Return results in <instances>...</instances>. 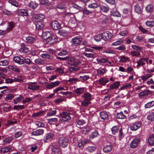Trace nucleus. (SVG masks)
Returning <instances> with one entry per match:
<instances>
[{"instance_id":"f257e3e1","label":"nucleus","mask_w":154,"mask_h":154,"mask_svg":"<svg viewBox=\"0 0 154 154\" xmlns=\"http://www.w3.org/2000/svg\"><path fill=\"white\" fill-rule=\"evenodd\" d=\"M67 60H68V63L71 66L78 65L81 63L75 57L71 56L67 57Z\"/></svg>"},{"instance_id":"f03ea898","label":"nucleus","mask_w":154,"mask_h":154,"mask_svg":"<svg viewBox=\"0 0 154 154\" xmlns=\"http://www.w3.org/2000/svg\"><path fill=\"white\" fill-rule=\"evenodd\" d=\"M58 142L60 145L64 148L66 147L69 144V140L63 137L59 138Z\"/></svg>"},{"instance_id":"7ed1b4c3","label":"nucleus","mask_w":154,"mask_h":154,"mask_svg":"<svg viewBox=\"0 0 154 154\" xmlns=\"http://www.w3.org/2000/svg\"><path fill=\"white\" fill-rule=\"evenodd\" d=\"M103 39L105 41H107L110 39L112 36L113 34L108 31L103 32L102 33Z\"/></svg>"},{"instance_id":"20e7f679","label":"nucleus","mask_w":154,"mask_h":154,"mask_svg":"<svg viewBox=\"0 0 154 154\" xmlns=\"http://www.w3.org/2000/svg\"><path fill=\"white\" fill-rule=\"evenodd\" d=\"M46 43L49 45L54 44L57 41V37L56 35H54L51 37L45 39Z\"/></svg>"},{"instance_id":"39448f33","label":"nucleus","mask_w":154,"mask_h":154,"mask_svg":"<svg viewBox=\"0 0 154 154\" xmlns=\"http://www.w3.org/2000/svg\"><path fill=\"white\" fill-rule=\"evenodd\" d=\"M70 115L68 112H63L60 115V116L62 117L61 121L63 122H65L70 120L71 119Z\"/></svg>"},{"instance_id":"423d86ee","label":"nucleus","mask_w":154,"mask_h":154,"mask_svg":"<svg viewBox=\"0 0 154 154\" xmlns=\"http://www.w3.org/2000/svg\"><path fill=\"white\" fill-rule=\"evenodd\" d=\"M60 82L58 81H57L54 82H51L46 86V88L48 89H51L56 86H58Z\"/></svg>"},{"instance_id":"0eeeda50","label":"nucleus","mask_w":154,"mask_h":154,"mask_svg":"<svg viewBox=\"0 0 154 154\" xmlns=\"http://www.w3.org/2000/svg\"><path fill=\"white\" fill-rule=\"evenodd\" d=\"M52 154H59L60 152V149L59 146L53 145L52 146Z\"/></svg>"},{"instance_id":"6e6552de","label":"nucleus","mask_w":154,"mask_h":154,"mask_svg":"<svg viewBox=\"0 0 154 154\" xmlns=\"http://www.w3.org/2000/svg\"><path fill=\"white\" fill-rule=\"evenodd\" d=\"M82 41L81 38L76 37L72 39L71 43L74 46H77L81 43Z\"/></svg>"},{"instance_id":"1a4fd4ad","label":"nucleus","mask_w":154,"mask_h":154,"mask_svg":"<svg viewBox=\"0 0 154 154\" xmlns=\"http://www.w3.org/2000/svg\"><path fill=\"white\" fill-rule=\"evenodd\" d=\"M51 26L54 30H57L60 28L61 24L57 21L54 20L51 23Z\"/></svg>"},{"instance_id":"9d476101","label":"nucleus","mask_w":154,"mask_h":154,"mask_svg":"<svg viewBox=\"0 0 154 154\" xmlns=\"http://www.w3.org/2000/svg\"><path fill=\"white\" fill-rule=\"evenodd\" d=\"M83 100L85 101H87L90 102L92 100L91 95L88 92H86L82 96Z\"/></svg>"},{"instance_id":"9b49d317","label":"nucleus","mask_w":154,"mask_h":154,"mask_svg":"<svg viewBox=\"0 0 154 154\" xmlns=\"http://www.w3.org/2000/svg\"><path fill=\"white\" fill-rule=\"evenodd\" d=\"M140 142L139 138H136L133 140L130 144V146L132 148H136Z\"/></svg>"},{"instance_id":"f8f14e48","label":"nucleus","mask_w":154,"mask_h":154,"mask_svg":"<svg viewBox=\"0 0 154 154\" xmlns=\"http://www.w3.org/2000/svg\"><path fill=\"white\" fill-rule=\"evenodd\" d=\"M45 18V16L42 14H38L35 15L34 17V20L42 21Z\"/></svg>"},{"instance_id":"ddd939ff","label":"nucleus","mask_w":154,"mask_h":154,"mask_svg":"<svg viewBox=\"0 0 154 154\" xmlns=\"http://www.w3.org/2000/svg\"><path fill=\"white\" fill-rule=\"evenodd\" d=\"M17 14L18 16H27L28 15L27 11L24 9H21L18 10Z\"/></svg>"},{"instance_id":"4468645a","label":"nucleus","mask_w":154,"mask_h":154,"mask_svg":"<svg viewBox=\"0 0 154 154\" xmlns=\"http://www.w3.org/2000/svg\"><path fill=\"white\" fill-rule=\"evenodd\" d=\"M141 126V123L140 122L134 123L130 126L131 129L132 131H136Z\"/></svg>"},{"instance_id":"2eb2a0df","label":"nucleus","mask_w":154,"mask_h":154,"mask_svg":"<svg viewBox=\"0 0 154 154\" xmlns=\"http://www.w3.org/2000/svg\"><path fill=\"white\" fill-rule=\"evenodd\" d=\"M34 21V23L36 26V28L37 30L41 29L43 26L42 21Z\"/></svg>"},{"instance_id":"dca6fc26","label":"nucleus","mask_w":154,"mask_h":154,"mask_svg":"<svg viewBox=\"0 0 154 154\" xmlns=\"http://www.w3.org/2000/svg\"><path fill=\"white\" fill-rule=\"evenodd\" d=\"M151 94L150 91L144 90L140 92L139 94V96L140 98H142L144 96H147Z\"/></svg>"},{"instance_id":"f3484780","label":"nucleus","mask_w":154,"mask_h":154,"mask_svg":"<svg viewBox=\"0 0 154 154\" xmlns=\"http://www.w3.org/2000/svg\"><path fill=\"white\" fill-rule=\"evenodd\" d=\"M53 34H52L51 32H43L42 34V36L45 39H47L48 38L51 37L52 36L54 35Z\"/></svg>"},{"instance_id":"a211bd4d","label":"nucleus","mask_w":154,"mask_h":154,"mask_svg":"<svg viewBox=\"0 0 154 154\" xmlns=\"http://www.w3.org/2000/svg\"><path fill=\"white\" fill-rule=\"evenodd\" d=\"M100 116L103 121H105L108 118V115L106 112L102 111L100 112Z\"/></svg>"},{"instance_id":"6ab92c4d","label":"nucleus","mask_w":154,"mask_h":154,"mask_svg":"<svg viewBox=\"0 0 154 154\" xmlns=\"http://www.w3.org/2000/svg\"><path fill=\"white\" fill-rule=\"evenodd\" d=\"M38 4L36 2L33 0L31 1L28 5V6L33 9H35L38 6Z\"/></svg>"},{"instance_id":"aec40b11","label":"nucleus","mask_w":154,"mask_h":154,"mask_svg":"<svg viewBox=\"0 0 154 154\" xmlns=\"http://www.w3.org/2000/svg\"><path fill=\"white\" fill-rule=\"evenodd\" d=\"M148 142L150 145L153 146L154 145V134H151L149 136Z\"/></svg>"},{"instance_id":"412c9836","label":"nucleus","mask_w":154,"mask_h":154,"mask_svg":"<svg viewBox=\"0 0 154 154\" xmlns=\"http://www.w3.org/2000/svg\"><path fill=\"white\" fill-rule=\"evenodd\" d=\"M109 81L108 79L105 78H100L98 80V82L100 84L103 85H105L106 83Z\"/></svg>"},{"instance_id":"4be33fe9","label":"nucleus","mask_w":154,"mask_h":154,"mask_svg":"<svg viewBox=\"0 0 154 154\" xmlns=\"http://www.w3.org/2000/svg\"><path fill=\"white\" fill-rule=\"evenodd\" d=\"M36 83H32L31 84H29L28 86V88L29 89H31L32 90H39L40 87L39 86L34 85V84H36Z\"/></svg>"},{"instance_id":"5701e85b","label":"nucleus","mask_w":154,"mask_h":154,"mask_svg":"<svg viewBox=\"0 0 154 154\" xmlns=\"http://www.w3.org/2000/svg\"><path fill=\"white\" fill-rule=\"evenodd\" d=\"M14 60L15 63H17L19 64H22L24 63L23 60L21 59L19 56H16L14 58Z\"/></svg>"},{"instance_id":"b1692460","label":"nucleus","mask_w":154,"mask_h":154,"mask_svg":"<svg viewBox=\"0 0 154 154\" xmlns=\"http://www.w3.org/2000/svg\"><path fill=\"white\" fill-rule=\"evenodd\" d=\"M44 130L42 129L37 130L32 133V135L35 136H38L42 135L44 133Z\"/></svg>"},{"instance_id":"393cba45","label":"nucleus","mask_w":154,"mask_h":154,"mask_svg":"<svg viewBox=\"0 0 154 154\" xmlns=\"http://www.w3.org/2000/svg\"><path fill=\"white\" fill-rule=\"evenodd\" d=\"M54 136V134L51 133H49L46 134V138L44 139L45 143L48 142Z\"/></svg>"},{"instance_id":"a878e982","label":"nucleus","mask_w":154,"mask_h":154,"mask_svg":"<svg viewBox=\"0 0 154 154\" xmlns=\"http://www.w3.org/2000/svg\"><path fill=\"white\" fill-rule=\"evenodd\" d=\"M90 143V141L89 140H85L79 142L78 144V146L79 147H80L84 146L86 144Z\"/></svg>"},{"instance_id":"bb28decb","label":"nucleus","mask_w":154,"mask_h":154,"mask_svg":"<svg viewBox=\"0 0 154 154\" xmlns=\"http://www.w3.org/2000/svg\"><path fill=\"white\" fill-rule=\"evenodd\" d=\"M119 81H117L116 82L110 85L109 87L110 89L112 90L113 89L118 88L119 87Z\"/></svg>"},{"instance_id":"cd10ccee","label":"nucleus","mask_w":154,"mask_h":154,"mask_svg":"<svg viewBox=\"0 0 154 154\" xmlns=\"http://www.w3.org/2000/svg\"><path fill=\"white\" fill-rule=\"evenodd\" d=\"M100 4L97 2L93 3L89 5L88 7L89 8L95 9L100 7Z\"/></svg>"},{"instance_id":"c85d7f7f","label":"nucleus","mask_w":154,"mask_h":154,"mask_svg":"<svg viewBox=\"0 0 154 154\" xmlns=\"http://www.w3.org/2000/svg\"><path fill=\"white\" fill-rule=\"evenodd\" d=\"M112 148L111 145H107L103 148V150L104 152L108 153L112 150Z\"/></svg>"},{"instance_id":"c756f323","label":"nucleus","mask_w":154,"mask_h":154,"mask_svg":"<svg viewBox=\"0 0 154 154\" xmlns=\"http://www.w3.org/2000/svg\"><path fill=\"white\" fill-rule=\"evenodd\" d=\"M26 40L27 42L32 43L34 42L36 40L35 38L32 36H28L26 38Z\"/></svg>"},{"instance_id":"7c9ffc66","label":"nucleus","mask_w":154,"mask_h":154,"mask_svg":"<svg viewBox=\"0 0 154 154\" xmlns=\"http://www.w3.org/2000/svg\"><path fill=\"white\" fill-rule=\"evenodd\" d=\"M116 118L117 119H124L126 118V116L124 115L122 112H121L117 114Z\"/></svg>"},{"instance_id":"2f4dec72","label":"nucleus","mask_w":154,"mask_h":154,"mask_svg":"<svg viewBox=\"0 0 154 154\" xmlns=\"http://www.w3.org/2000/svg\"><path fill=\"white\" fill-rule=\"evenodd\" d=\"M134 10L138 14H140L141 13V8L138 4L134 6Z\"/></svg>"},{"instance_id":"473e14b6","label":"nucleus","mask_w":154,"mask_h":154,"mask_svg":"<svg viewBox=\"0 0 154 154\" xmlns=\"http://www.w3.org/2000/svg\"><path fill=\"white\" fill-rule=\"evenodd\" d=\"M96 148L94 146H89L88 147L86 150L87 151L90 152H93L96 150Z\"/></svg>"},{"instance_id":"72a5a7b5","label":"nucleus","mask_w":154,"mask_h":154,"mask_svg":"<svg viewBox=\"0 0 154 154\" xmlns=\"http://www.w3.org/2000/svg\"><path fill=\"white\" fill-rule=\"evenodd\" d=\"M58 33L60 35L65 36L68 34V32L66 30L62 29L59 31Z\"/></svg>"},{"instance_id":"f704fd0d","label":"nucleus","mask_w":154,"mask_h":154,"mask_svg":"<svg viewBox=\"0 0 154 154\" xmlns=\"http://www.w3.org/2000/svg\"><path fill=\"white\" fill-rule=\"evenodd\" d=\"M137 68L141 66H143L145 64V63L143 62V61L141 58H140L139 60L137 61Z\"/></svg>"},{"instance_id":"c9c22d12","label":"nucleus","mask_w":154,"mask_h":154,"mask_svg":"<svg viewBox=\"0 0 154 154\" xmlns=\"http://www.w3.org/2000/svg\"><path fill=\"white\" fill-rule=\"evenodd\" d=\"M19 51L21 52H22L24 53H27L29 52V48L26 47H24L19 49Z\"/></svg>"},{"instance_id":"e433bc0d","label":"nucleus","mask_w":154,"mask_h":154,"mask_svg":"<svg viewBox=\"0 0 154 154\" xmlns=\"http://www.w3.org/2000/svg\"><path fill=\"white\" fill-rule=\"evenodd\" d=\"M12 150L11 148V147H6L5 148H2L1 149V151L2 152H7L9 151H11Z\"/></svg>"},{"instance_id":"4c0bfd02","label":"nucleus","mask_w":154,"mask_h":154,"mask_svg":"<svg viewBox=\"0 0 154 154\" xmlns=\"http://www.w3.org/2000/svg\"><path fill=\"white\" fill-rule=\"evenodd\" d=\"M153 9V6L152 5H149L147 6L146 8V11L148 13L152 12Z\"/></svg>"},{"instance_id":"58836bf2","label":"nucleus","mask_w":154,"mask_h":154,"mask_svg":"<svg viewBox=\"0 0 154 154\" xmlns=\"http://www.w3.org/2000/svg\"><path fill=\"white\" fill-rule=\"evenodd\" d=\"M84 91V88H77L75 90V92L77 94H82Z\"/></svg>"},{"instance_id":"ea45409f","label":"nucleus","mask_w":154,"mask_h":154,"mask_svg":"<svg viewBox=\"0 0 154 154\" xmlns=\"http://www.w3.org/2000/svg\"><path fill=\"white\" fill-rule=\"evenodd\" d=\"M100 9L103 12L106 13L109 11V8L107 6L102 5L100 6Z\"/></svg>"},{"instance_id":"a19ab883","label":"nucleus","mask_w":154,"mask_h":154,"mask_svg":"<svg viewBox=\"0 0 154 154\" xmlns=\"http://www.w3.org/2000/svg\"><path fill=\"white\" fill-rule=\"evenodd\" d=\"M85 123V121L83 120H79L77 122L76 126L77 127L81 128V127H80V126L82 125L83 124Z\"/></svg>"},{"instance_id":"79ce46f5","label":"nucleus","mask_w":154,"mask_h":154,"mask_svg":"<svg viewBox=\"0 0 154 154\" xmlns=\"http://www.w3.org/2000/svg\"><path fill=\"white\" fill-rule=\"evenodd\" d=\"M152 76V75L149 74H147L144 75H142L141 78L143 80V82L146 81L149 78H150Z\"/></svg>"},{"instance_id":"37998d69","label":"nucleus","mask_w":154,"mask_h":154,"mask_svg":"<svg viewBox=\"0 0 154 154\" xmlns=\"http://www.w3.org/2000/svg\"><path fill=\"white\" fill-rule=\"evenodd\" d=\"M154 106V101H152L148 103L145 105V107L146 108H149Z\"/></svg>"},{"instance_id":"c03bdc74","label":"nucleus","mask_w":154,"mask_h":154,"mask_svg":"<svg viewBox=\"0 0 154 154\" xmlns=\"http://www.w3.org/2000/svg\"><path fill=\"white\" fill-rule=\"evenodd\" d=\"M147 119L151 121H153L154 120V112L150 113L147 116Z\"/></svg>"},{"instance_id":"a18cd8bd","label":"nucleus","mask_w":154,"mask_h":154,"mask_svg":"<svg viewBox=\"0 0 154 154\" xmlns=\"http://www.w3.org/2000/svg\"><path fill=\"white\" fill-rule=\"evenodd\" d=\"M57 113L56 110H50L47 113V116H52L55 115Z\"/></svg>"},{"instance_id":"49530a36","label":"nucleus","mask_w":154,"mask_h":154,"mask_svg":"<svg viewBox=\"0 0 154 154\" xmlns=\"http://www.w3.org/2000/svg\"><path fill=\"white\" fill-rule=\"evenodd\" d=\"M22 96L19 95V96L15 98L14 99V103L15 104H17L18 102H19L22 100Z\"/></svg>"},{"instance_id":"de8ad7c7","label":"nucleus","mask_w":154,"mask_h":154,"mask_svg":"<svg viewBox=\"0 0 154 154\" xmlns=\"http://www.w3.org/2000/svg\"><path fill=\"white\" fill-rule=\"evenodd\" d=\"M97 62L101 63H105L108 61L107 59L103 58H98L97 59Z\"/></svg>"},{"instance_id":"09e8293b","label":"nucleus","mask_w":154,"mask_h":154,"mask_svg":"<svg viewBox=\"0 0 154 154\" xmlns=\"http://www.w3.org/2000/svg\"><path fill=\"white\" fill-rule=\"evenodd\" d=\"M124 42V40L122 39H121L120 40H118L116 42L113 43L112 44V45L113 46H117L121 45V44L123 43Z\"/></svg>"},{"instance_id":"8fccbe9b","label":"nucleus","mask_w":154,"mask_h":154,"mask_svg":"<svg viewBox=\"0 0 154 154\" xmlns=\"http://www.w3.org/2000/svg\"><path fill=\"white\" fill-rule=\"evenodd\" d=\"M102 34H98L96 35L94 37L95 40L97 42L100 41L102 39H103Z\"/></svg>"},{"instance_id":"3c124183","label":"nucleus","mask_w":154,"mask_h":154,"mask_svg":"<svg viewBox=\"0 0 154 154\" xmlns=\"http://www.w3.org/2000/svg\"><path fill=\"white\" fill-rule=\"evenodd\" d=\"M99 135L98 132L97 131H95L91 134L90 137L91 138H93L97 137Z\"/></svg>"},{"instance_id":"603ef678","label":"nucleus","mask_w":154,"mask_h":154,"mask_svg":"<svg viewBox=\"0 0 154 154\" xmlns=\"http://www.w3.org/2000/svg\"><path fill=\"white\" fill-rule=\"evenodd\" d=\"M14 82H23V79H22V77L21 76H19L18 77V78H15L14 79Z\"/></svg>"},{"instance_id":"864d4df0","label":"nucleus","mask_w":154,"mask_h":154,"mask_svg":"<svg viewBox=\"0 0 154 154\" xmlns=\"http://www.w3.org/2000/svg\"><path fill=\"white\" fill-rule=\"evenodd\" d=\"M83 55L88 58H94V55L93 54L88 53L84 52L83 54Z\"/></svg>"},{"instance_id":"5fc2aeb1","label":"nucleus","mask_w":154,"mask_h":154,"mask_svg":"<svg viewBox=\"0 0 154 154\" xmlns=\"http://www.w3.org/2000/svg\"><path fill=\"white\" fill-rule=\"evenodd\" d=\"M40 4L42 5H48L50 2L48 0H41Z\"/></svg>"},{"instance_id":"6e6d98bb","label":"nucleus","mask_w":154,"mask_h":154,"mask_svg":"<svg viewBox=\"0 0 154 154\" xmlns=\"http://www.w3.org/2000/svg\"><path fill=\"white\" fill-rule=\"evenodd\" d=\"M119 127L118 126H114L112 128V131L113 134H115L118 131Z\"/></svg>"},{"instance_id":"4d7b16f0","label":"nucleus","mask_w":154,"mask_h":154,"mask_svg":"<svg viewBox=\"0 0 154 154\" xmlns=\"http://www.w3.org/2000/svg\"><path fill=\"white\" fill-rule=\"evenodd\" d=\"M131 54L133 56H139L140 55V52L137 51H131Z\"/></svg>"},{"instance_id":"13d9d810","label":"nucleus","mask_w":154,"mask_h":154,"mask_svg":"<svg viewBox=\"0 0 154 154\" xmlns=\"http://www.w3.org/2000/svg\"><path fill=\"white\" fill-rule=\"evenodd\" d=\"M24 108V106L23 105H15L14 107V109L19 110L22 109Z\"/></svg>"},{"instance_id":"bf43d9fd","label":"nucleus","mask_w":154,"mask_h":154,"mask_svg":"<svg viewBox=\"0 0 154 154\" xmlns=\"http://www.w3.org/2000/svg\"><path fill=\"white\" fill-rule=\"evenodd\" d=\"M132 47L134 50L141 51L142 50V48L136 45H132Z\"/></svg>"},{"instance_id":"052dcab7","label":"nucleus","mask_w":154,"mask_h":154,"mask_svg":"<svg viewBox=\"0 0 154 154\" xmlns=\"http://www.w3.org/2000/svg\"><path fill=\"white\" fill-rule=\"evenodd\" d=\"M146 24L147 26H154V21H147L146 22Z\"/></svg>"},{"instance_id":"680f3d73","label":"nucleus","mask_w":154,"mask_h":154,"mask_svg":"<svg viewBox=\"0 0 154 154\" xmlns=\"http://www.w3.org/2000/svg\"><path fill=\"white\" fill-rule=\"evenodd\" d=\"M91 103V102L87 101H85L83 100V101L81 102V104L83 106H88L89 104Z\"/></svg>"},{"instance_id":"e2e57ef3","label":"nucleus","mask_w":154,"mask_h":154,"mask_svg":"<svg viewBox=\"0 0 154 154\" xmlns=\"http://www.w3.org/2000/svg\"><path fill=\"white\" fill-rule=\"evenodd\" d=\"M79 69L77 66L70 67L69 68V70L70 72H72L73 71H76Z\"/></svg>"},{"instance_id":"0e129e2a","label":"nucleus","mask_w":154,"mask_h":154,"mask_svg":"<svg viewBox=\"0 0 154 154\" xmlns=\"http://www.w3.org/2000/svg\"><path fill=\"white\" fill-rule=\"evenodd\" d=\"M12 138L11 137H9L5 138L3 140V142L6 143H9L12 141Z\"/></svg>"},{"instance_id":"69168bd1","label":"nucleus","mask_w":154,"mask_h":154,"mask_svg":"<svg viewBox=\"0 0 154 154\" xmlns=\"http://www.w3.org/2000/svg\"><path fill=\"white\" fill-rule=\"evenodd\" d=\"M63 69L64 68H62L61 67H60L59 68H57L56 70V71L60 74L63 73H64Z\"/></svg>"},{"instance_id":"338daca9","label":"nucleus","mask_w":154,"mask_h":154,"mask_svg":"<svg viewBox=\"0 0 154 154\" xmlns=\"http://www.w3.org/2000/svg\"><path fill=\"white\" fill-rule=\"evenodd\" d=\"M24 63H25L29 65L32 63V61L29 58L24 59L23 60Z\"/></svg>"},{"instance_id":"774afa93","label":"nucleus","mask_w":154,"mask_h":154,"mask_svg":"<svg viewBox=\"0 0 154 154\" xmlns=\"http://www.w3.org/2000/svg\"><path fill=\"white\" fill-rule=\"evenodd\" d=\"M41 56L44 58L50 59L51 56L50 55L47 53L42 54H41Z\"/></svg>"}]
</instances>
